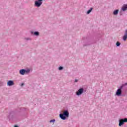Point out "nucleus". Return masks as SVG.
<instances>
[{
  "label": "nucleus",
  "mask_w": 127,
  "mask_h": 127,
  "mask_svg": "<svg viewBox=\"0 0 127 127\" xmlns=\"http://www.w3.org/2000/svg\"><path fill=\"white\" fill-rule=\"evenodd\" d=\"M60 117L62 120H66V118H68L69 117V112L68 111H65L64 112V114H60Z\"/></svg>",
  "instance_id": "obj_1"
},
{
  "label": "nucleus",
  "mask_w": 127,
  "mask_h": 127,
  "mask_svg": "<svg viewBox=\"0 0 127 127\" xmlns=\"http://www.w3.org/2000/svg\"><path fill=\"white\" fill-rule=\"evenodd\" d=\"M124 123H127V118L121 119L119 121V127H121L124 124Z\"/></svg>",
  "instance_id": "obj_2"
},
{
  "label": "nucleus",
  "mask_w": 127,
  "mask_h": 127,
  "mask_svg": "<svg viewBox=\"0 0 127 127\" xmlns=\"http://www.w3.org/2000/svg\"><path fill=\"white\" fill-rule=\"evenodd\" d=\"M84 92V89L83 88L79 89L77 92H76V95L77 96H80V95H82L83 92Z\"/></svg>",
  "instance_id": "obj_3"
},
{
  "label": "nucleus",
  "mask_w": 127,
  "mask_h": 127,
  "mask_svg": "<svg viewBox=\"0 0 127 127\" xmlns=\"http://www.w3.org/2000/svg\"><path fill=\"white\" fill-rule=\"evenodd\" d=\"M35 4L36 6H37L38 7H39L41 4H42V2H38V1H35Z\"/></svg>",
  "instance_id": "obj_4"
},
{
  "label": "nucleus",
  "mask_w": 127,
  "mask_h": 127,
  "mask_svg": "<svg viewBox=\"0 0 127 127\" xmlns=\"http://www.w3.org/2000/svg\"><path fill=\"white\" fill-rule=\"evenodd\" d=\"M117 96H121L122 95V89H118L116 92Z\"/></svg>",
  "instance_id": "obj_5"
},
{
  "label": "nucleus",
  "mask_w": 127,
  "mask_h": 127,
  "mask_svg": "<svg viewBox=\"0 0 127 127\" xmlns=\"http://www.w3.org/2000/svg\"><path fill=\"white\" fill-rule=\"evenodd\" d=\"M7 86H13V85H14V83H13V81L12 80H9L7 83Z\"/></svg>",
  "instance_id": "obj_6"
},
{
  "label": "nucleus",
  "mask_w": 127,
  "mask_h": 127,
  "mask_svg": "<svg viewBox=\"0 0 127 127\" xmlns=\"http://www.w3.org/2000/svg\"><path fill=\"white\" fill-rule=\"evenodd\" d=\"M26 72V70L25 69H21L19 71V73L21 75H24Z\"/></svg>",
  "instance_id": "obj_7"
},
{
  "label": "nucleus",
  "mask_w": 127,
  "mask_h": 127,
  "mask_svg": "<svg viewBox=\"0 0 127 127\" xmlns=\"http://www.w3.org/2000/svg\"><path fill=\"white\" fill-rule=\"evenodd\" d=\"M122 10H123V11H125V10H127V5H126V4L124 5L123 6L122 8Z\"/></svg>",
  "instance_id": "obj_8"
},
{
  "label": "nucleus",
  "mask_w": 127,
  "mask_h": 127,
  "mask_svg": "<svg viewBox=\"0 0 127 127\" xmlns=\"http://www.w3.org/2000/svg\"><path fill=\"white\" fill-rule=\"evenodd\" d=\"M127 30L126 31L125 35L123 37V40L126 41V40H127Z\"/></svg>",
  "instance_id": "obj_9"
},
{
  "label": "nucleus",
  "mask_w": 127,
  "mask_h": 127,
  "mask_svg": "<svg viewBox=\"0 0 127 127\" xmlns=\"http://www.w3.org/2000/svg\"><path fill=\"white\" fill-rule=\"evenodd\" d=\"M118 13H119V10H116L114 11L113 14L115 15H116V14H118Z\"/></svg>",
  "instance_id": "obj_10"
},
{
  "label": "nucleus",
  "mask_w": 127,
  "mask_h": 127,
  "mask_svg": "<svg viewBox=\"0 0 127 127\" xmlns=\"http://www.w3.org/2000/svg\"><path fill=\"white\" fill-rule=\"evenodd\" d=\"M93 10V8H91L90 9L88 10L87 11V14H89V13H90V12H91V11H92V10Z\"/></svg>",
  "instance_id": "obj_11"
},
{
  "label": "nucleus",
  "mask_w": 127,
  "mask_h": 127,
  "mask_svg": "<svg viewBox=\"0 0 127 127\" xmlns=\"http://www.w3.org/2000/svg\"><path fill=\"white\" fill-rule=\"evenodd\" d=\"M34 35H36L37 36L39 35V33L38 32H35L34 33Z\"/></svg>",
  "instance_id": "obj_12"
},
{
  "label": "nucleus",
  "mask_w": 127,
  "mask_h": 127,
  "mask_svg": "<svg viewBox=\"0 0 127 127\" xmlns=\"http://www.w3.org/2000/svg\"><path fill=\"white\" fill-rule=\"evenodd\" d=\"M116 45L117 46H120V45H121V43L119 42H117Z\"/></svg>",
  "instance_id": "obj_13"
},
{
  "label": "nucleus",
  "mask_w": 127,
  "mask_h": 127,
  "mask_svg": "<svg viewBox=\"0 0 127 127\" xmlns=\"http://www.w3.org/2000/svg\"><path fill=\"white\" fill-rule=\"evenodd\" d=\"M55 120H52L50 121V123H55Z\"/></svg>",
  "instance_id": "obj_14"
},
{
  "label": "nucleus",
  "mask_w": 127,
  "mask_h": 127,
  "mask_svg": "<svg viewBox=\"0 0 127 127\" xmlns=\"http://www.w3.org/2000/svg\"><path fill=\"white\" fill-rule=\"evenodd\" d=\"M59 69L60 70H63V67L60 66L59 68Z\"/></svg>",
  "instance_id": "obj_15"
},
{
  "label": "nucleus",
  "mask_w": 127,
  "mask_h": 127,
  "mask_svg": "<svg viewBox=\"0 0 127 127\" xmlns=\"http://www.w3.org/2000/svg\"><path fill=\"white\" fill-rule=\"evenodd\" d=\"M75 82H78V80H77V79H75Z\"/></svg>",
  "instance_id": "obj_16"
},
{
  "label": "nucleus",
  "mask_w": 127,
  "mask_h": 127,
  "mask_svg": "<svg viewBox=\"0 0 127 127\" xmlns=\"http://www.w3.org/2000/svg\"><path fill=\"white\" fill-rule=\"evenodd\" d=\"M23 85H24V84L21 83V86H23Z\"/></svg>",
  "instance_id": "obj_17"
},
{
  "label": "nucleus",
  "mask_w": 127,
  "mask_h": 127,
  "mask_svg": "<svg viewBox=\"0 0 127 127\" xmlns=\"http://www.w3.org/2000/svg\"><path fill=\"white\" fill-rule=\"evenodd\" d=\"M39 1H42V0H38Z\"/></svg>",
  "instance_id": "obj_18"
},
{
  "label": "nucleus",
  "mask_w": 127,
  "mask_h": 127,
  "mask_svg": "<svg viewBox=\"0 0 127 127\" xmlns=\"http://www.w3.org/2000/svg\"><path fill=\"white\" fill-rule=\"evenodd\" d=\"M14 127H18L17 126H15Z\"/></svg>",
  "instance_id": "obj_19"
}]
</instances>
